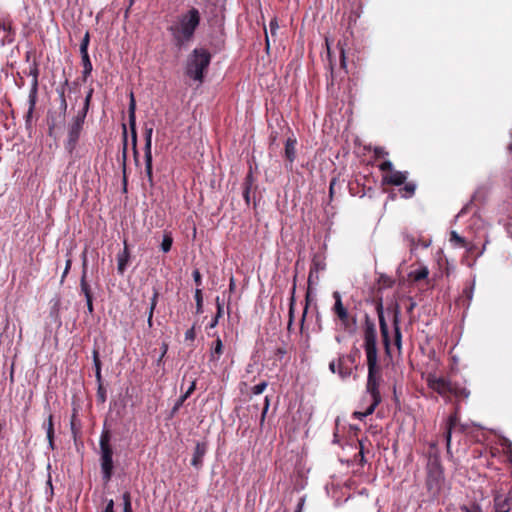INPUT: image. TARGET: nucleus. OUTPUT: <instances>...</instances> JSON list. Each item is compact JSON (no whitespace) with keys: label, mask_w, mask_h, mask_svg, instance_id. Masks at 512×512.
Listing matches in <instances>:
<instances>
[{"label":"nucleus","mask_w":512,"mask_h":512,"mask_svg":"<svg viewBox=\"0 0 512 512\" xmlns=\"http://www.w3.org/2000/svg\"><path fill=\"white\" fill-rule=\"evenodd\" d=\"M319 269H323V267L320 265V263L314 262L313 268L311 269L309 273V282H311L314 271L317 272Z\"/></svg>","instance_id":"nucleus-50"},{"label":"nucleus","mask_w":512,"mask_h":512,"mask_svg":"<svg viewBox=\"0 0 512 512\" xmlns=\"http://www.w3.org/2000/svg\"><path fill=\"white\" fill-rule=\"evenodd\" d=\"M195 300H196V306H197V312L200 313L202 311V291L201 289L197 288L195 291Z\"/></svg>","instance_id":"nucleus-39"},{"label":"nucleus","mask_w":512,"mask_h":512,"mask_svg":"<svg viewBox=\"0 0 512 512\" xmlns=\"http://www.w3.org/2000/svg\"><path fill=\"white\" fill-rule=\"evenodd\" d=\"M87 258H86V252L82 254V275L80 279V289L81 292L84 294L85 299L89 300L92 297V292L90 285L88 284L87 280Z\"/></svg>","instance_id":"nucleus-15"},{"label":"nucleus","mask_w":512,"mask_h":512,"mask_svg":"<svg viewBox=\"0 0 512 512\" xmlns=\"http://www.w3.org/2000/svg\"><path fill=\"white\" fill-rule=\"evenodd\" d=\"M278 28H279V25H278L277 19H275V18L270 21V23H269V30H267L265 28V39H266V49H267V51L270 48V38L271 37L273 38V37L276 36Z\"/></svg>","instance_id":"nucleus-24"},{"label":"nucleus","mask_w":512,"mask_h":512,"mask_svg":"<svg viewBox=\"0 0 512 512\" xmlns=\"http://www.w3.org/2000/svg\"><path fill=\"white\" fill-rule=\"evenodd\" d=\"M376 407L377 406H374V403L371 402L369 407L364 412L356 411V412H354V416H355V418L362 420L366 416L371 415L375 411Z\"/></svg>","instance_id":"nucleus-30"},{"label":"nucleus","mask_w":512,"mask_h":512,"mask_svg":"<svg viewBox=\"0 0 512 512\" xmlns=\"http://www.w3.org/2000/svg\"><path fill=\"white\" fill-rule=\"evenodd\" d=\"M81 58H82V64H83V77H84V80H86V78L90 75L93 67H92V63L90 61L89 55H82Z\"/></svg>","instance_id":"nucleus-27"},{"label":"nucleus","mask_w":512,"mask_h":512,"mask_svg":"<svg viewBox=\"0 0 512 512\" xmlns=\"http://www.w3.org/2000/svg\"><path fill=\"white\" fill-rule=\"evenodd\" d=\"M157 299H158V292L156 290H154L153 296L151 298L150 307H149L150 311H154V309L157 305Z\"/></svg>","instance_id":"nucleus-45"},{"label":"nucleus","mask_w":512,"mask_h":512,"mask_svg":"<svg viewBox=\"0 0 512 512\" xmlns=\"http://www.w3.org/2000/svg\"><path fill=\"white\" fill-rule=\"evenodd\" d=\"M285 157L290 162L293 163L296 158V140L292 138H288L285 144Z\"/></svg>","instance_id":"nucleus-22"},{"label":"nucleus","mask_w":512,"mask_h":512,"mask_svg":"<svg viewBox=\"0 0 512 512\" xmlns=\"http://www.w3.org/2000/svg\"><path fill=\"white\" fill-rule=\"evenodd\" d=\"M304 498H301L298 502L297 509L295 512H302L303 505H304Z\"/></svg>","instance_id":"nucleus-58"},{"label":"nucleus","mask_w":512,"mask_h":512,"mask_svg":"<svg viewBox=\"0 0 512 512\" xmlns=\"http://www.w3.org/2000/svg\"><path fill=\"white\" fill-rule=\"evenodd\" d=\"M173 239L169 234H165L161 243V250L165 253L169 252L172 247Z\"/></svg>","instance_id":"nucleus-31"},{"label":"nucleus","mask_w":512,"mask_h":512,"mask_svg":"<svg viewBox=\"0 0 512 512\" xmlns=\"http://www.w3.org/2000/svg\"><path fill=\"white\" fill-rule=\"evenodd\" d=\"M129 258L130 253L127 244L125 243L123 251L117 255V271L120 275L124 274Z\"/></svg>","instance_id":"nucleus-20"},{"label":"nucleus","mask_w":512,"mask_h":512,"mask_svg":"<svg viewBox=\"0 0 512 512\" xmlns=\"http://www.w3.org/2000/svg\"><path fill=\"white\" fill-rule=\"evenodd\" d=\"M57 91H58V94H59V97H60V108L65 113L66 110H67V102H66V99H65L64 90L63 89H58Z\"/></svg>","instance_id":"nucleus-41"},{"label":"nucleus","mask_w":512,"mask_h":512,"mask_svg":"<svg viewBox=\"0 0 512 512\" xmlns=\"http://www.w3.org/2000/svg\"><path fill=\"white\" fill-rule=\"evenodd\" d=\"M135 110H136V102H135L133 94H131L129 108H128V118H129V126H130V129H131V134H132V144H133L134 157H135V161L137 162L138 151L136 149V146H137V132H136Z\"/></svg>","instance_id":"nucleus-10"},{"label":"nucleus","mask_w":512,"mask_h":512,"mask_svg":"<svg viewBox=\"0 0 512 512\" xmlns=\"http://www.w3.org/2000/svg\"><path fill=\"white\" fill-rule=\"evenodd\" d=\"M329 370L332 373H338L342 379L347 378L350 375V370L343 367L342 359L338 360V363L331 361L329 363Z\"/></svg>","instance_id":"nucleus-21"},{"label":"nucleus","mask_w":512,"mask_h":512,"mask_svg":"<svg viewBox=\"0 0 512 512\" xmlns=\"http://www.w3.org/2000/svg\"><path fill=\"white\" fill-rule=\"evenodd\" d=\"M229 287H230V290H233V289H234V287H235V282H234V279H233V278H231V279H230V285H229Z\"/></svg>","instance_id":"nucleus-63"},{"label":"nucleus","mask_w":512,"mask_h":512,"mask_svg":"<svg viewBox=\"0 0 512 512\" xmlns=\"http://www.w3.org/2000/svg\"><path fill=\"white\" fill-rule=\"evenodd\" d=\"M85 118H86L85 113L77 114L73 118L72 123L69 125L68 137H67L65 147L70 153H72L76 147V144L79 140L80 133H81Z\"/></svg>","instance_id":"nucleus-6"},{"label":"nucleus","mask_w":512,"mask_h":512,"mask_svg":"<svg viewBox=\"0 0 512 512\" xmlns=\"http://www.w3.org/2000/svg\"><path fill=\"white\" fill-rule=\"evenodd\" d=\"M195 388L196 383L195 381H192L187 391L175 403L174 407L172 408V414H175L179 410L185 400L194 392Z\"/></svg>","instance_id":"nucleus-25"},{"label":"nucleus","mask_w":512,"mask_h":512,"mask_svg":"<svg viewBox=\"0 0 512 512\" xmlns=\"http://www.w3.org/2000/svg\"><path fill=\"white\" fill-rule=\"evenodd\" d=\"M43 427L46 429V435H47L49 447L51 449H54V426H53L52 414H49L47 423H44Z\"/></svg>","instance_id":"nucleus-23"},{"label":"nucleus","mask_w":512,"mask_h":512,"mask_svg":"<svg viewBox=\"0 0 512 512\" xmlns=\"http://www.w3.org/2000/svg\"><path fill=\"white\" fill-rule=\"evenodd\" d=\"M266 387H267V382L262 381L252 388V393L255 395H259L266 389Z\"/></svg>","instance_id":"nucleus-40"},{"label":"nucleus","mask_w":512,"mask_h":512,"mask_svg":"<svg viewBox=\"0 0 512 512\" xmlns=\"http://www.w3.org/2000/svg\"><path fill=\"white\" fill-rule=\"evenodd\" d=\"M211 61L210 53L203 48H196L187 58L186 74L199 82H202L204 71Z\"/></svg>","instance_id":"nucleus-2"},{"label":"nucleus","mask_w":512,"mask_h":512,"mask_svg":"<svg viewBox=\"0 0 512 512\" xmlns=\"http://www.w3.org/2000/svg\"><path fill=\"white\" fill-rule=\"evenodd\" d=\"M415 306H416V303L411 300L409 306L407 307V312L411 313L413 311V309L415 308Z\"/></svg>","instance_id":"nucleus-62"},{"label":"nucleus","mask_w":512,"mask_h":512,"mask_svg":"<svg viewBox=\"0 0 512 512\" xmlns=\"http://www.w3.org/2000/svg\"><path fill=\"white\" fill-rule=\"evenodd\" d=\"M379 168H380L381 171H388L389 173H391V171H394L393 170V164L389 160L384 161L383 163H381L379 165Z\"/></svg>","instance_id":"nucleus-42"},{"label":"nucleus","mask_w":512,"mask_h":512,"mask_svg":"<svg viewBox=\"0 0 512 512\" xmlns=\"http://www.w3.org/2000/svg\"><path fill=\"white\" fill-rule=\"evenodd\" d=\"M208 446L206 442H197L193 456L191 459V465L195 467L196 469H200L203 465V458L205 454L207 453Z\"/></svg>","instance_id":"nucleus-14"},{"label":"nucleus","mask_w":512,"mask_h":512,"mask_svg":"<svg viewBox=\"0 0 512 512\" xmlns=\"http://www.w3.org/2000/svg\"><path fill=\"white\" fill-rule=\"evenodd\" d=\"M104 512H114V501L112 499L108 500Z\"/></svg>","instance_id":"nucleus-53"},{"label":"nucleus","mask_w":512,"mask_h":512,"mask_svg":"<svg viewBox=\"0 0 512 512\" xmlns=\"http://www.w3.org/2000/svg\"><path fill=\"white\" fill-rule=\"evenodd\" d=\"M427 383L429 388L441 396H447L449 394L456 396L464 395L465 397L468 396V393H466L465 389L458 387L443 377L429 376L427 378Z\"/></svg>","instance_id":"nucleus-4"},{"label":"nucleus","mask_w":512,"mask_h":512,"mask_svg":"<svg viewBox=\"0 0 512 512\" xmlns=\"http://www.w3.org/2000/svg\"><path fill=\"white\" fill-rule=\"evenodd\" d=\"M415 190H416V185L412 182H409V183H406L400 191L404 192L402 194V197L411 198L414 195Z\"/></svg>","instance_id":"nucleus-29"},{"label":"nucleus","mask_w":512,"mask_h":512,"mask_svg":"<svg viewBox=\"0 0 512 512\" xmlns=\"http://www.w3.org/2000/svg\"><path fill=\"white\" fill-rule=\"evenodd\" d=\"M450 241L454 242L456 245L461 247H464L466 245L464 238L461 237L456 231H451Z\"/></svg>","instance_id":"nucleus-34"},{"label":"nucleus","mask_w":512,"mask_h":512,"mask_svg":"<svg viewBox=\"0 0 512 512\" xmlns=\"http://www.w3.org/2000/svg\"><path fill=\"white\" fill-rule=\"evenodd\" d=\"M368 370H380L377 344L364 345Z\"/></svg>","instance_id":"nucleus-13"},{"label":"nucleus","mask_w":512,"mask_h":512,"mask_svg":"<svg viewBox=\"0 0 512 512\" xmlns=\"http://www.w3.org/2000/svg\"><path fill=\"white\" fill-rule=\"evenodd\" d=\"M400 308L396 304L393 310V326H394V332H395V345L398 349L401 348V331H400Z\"/></svg>","instance_id":"nucleus-19"},{"label":"nucleus","mask_w":512,"mask_h":512,"mask_svg":"<svg viewBox=\"0 0 512 512\" xmlns=\"http://www.w3.org/2000/svg\"><path fill=\"white\" fill-rule=\"evenodd\" d=\"M152 134L153 125L145 124V147H144V158H145V175L147 177L150 187L154 185L153 173H152Z\"/></svg>","instance_id":"nucleus-5"},{"label":"nucleus","mask_w":512,"mask_h":512,"mask_svg":"<svg viewBox=\"0 0 512 512\" xmlns=\"http://www.w3.org/2000/svg\"><path fill=\"white\" fill-rule=\"evenodd\" d=\"M168 351V344L166 342H163L162 345H161V352H160V356L157 360V364L159 365L163 359V357L165 356V354L167 353Z\"/></svg>","instance_id":"nucleus-43"},{"label":"nucleus","mask_w":512,"mask_h":512,"mask_svg":"<svg viewBox=\"0 0 512 512\" xmlns=\"http://www.w3.org/2000/svg\"><path fill=\"white\" fill-rule=\"evenodd\" d=\"M123 137H124V148H123V158L124 160L126 159V151H127V129H126V125L123 124ZM126 166L125 164L123 165V169L125 170ZM123 182H124V185H126V175L124 174V177H123Z\"/></svg>","instance_id":"nucleus-37"},{"label":"nucleus","mask_w":512,"mask_h":512,"mask_svg":"<svg viewBox=\"0 0 512 512\" xmlns=\"http://www.w3.org/2000/svg\"><path fill=\"white\" fill-rule=\"evenodd\" d=\"M512 508V490L508 494L497 493L494 496L493 512H509Z\"/></svg>","instance_id":"nucleus-11"},{"label":"nucleus","mask_w":512,"mask_h":512,"mask_svg":"<svg viewBox=\"0 0 512 512\" xmlns=\"http://www.w3.org/2000/svg\"><path fill=\"white\" fill-rule=\"evenodd\" d=\"M95 376H96V379L99 383V385L101 384V367H98V369H95Z\"/></svg>","instance_id":"nucleus-57"},{"label":"nucleus","mask_w":512,"mask_h":512,"mask_svg":"<svg viewBox=\"0 0 512 512\" xmlns=\"http://www.w3.org/2000/svg\"><path fill=\"white\" fill-rule=\"evenodd\" d=\"M93 362H94L95 369H98V367H101V362L99 359V352L96 349L93 350Z\"/></svg>","instance_id":"nucleus-44"},{"label":"nucleus","mask_w":512,"mask_h":512,"mask_svg":"<svg viewBox=\"0 0 512 512\" xmlns=\"http://www.w3.org/2000/svg\"><path fill=\"white\" fill-rule=\"evenodd\" d=\"M332 296L335 300L334 306L332 307L333 313L338 317L341 325L345 329L350 328L353 324H355V318H350L348 310L343 305L341 294L338 291L333 292Z\"/></svg>","instance_id":"nucleus-7"},{"label":"nucleus","mask_w":512,"mask_h":512,"mask_svg":"<svg viewBox=\"0 0 512 512\" xmlns=\"http://www.w3.org/2000/svg\"><path fill=\"white\" fill-rule=\"evenodd\" d=\"M269 404H270L269 398L266 396L265 397V405H264V408H263V411H262V414H261V422H264V420H265L266 413H267V411L269 409Z\"/></svg>","instance_id":"nucleus-46"},{"label":"nucleus","mask_w":512,"mask_h":512,"mask_svg":"<svg viewBox=\"0 0 512 512\" xmlns=\"http://www.w3.org/2000/svg\"><path fill=\"white\" fill-rule=\"evenodd\" d=\"M185 339L186 340H191L193 341L195 339V331H194V327L188 329L186 332H185Z\"/></svg>","instance_id":"nucleus-48"},{"label":"nucleus","mask_w":512,"mask_h":512,"mask_svg":"<svg viewBox=\"0 0 512 512\" xmlns=\"http://www.w3.org/2000/svg\"><path fill=\"white\" fill-rule=\"evenodd\" d=\"M199 23L200 14L196 8H191L186 14L181 15L177 21L173 22L168 27V31L172 35L174 45L182 48L190 42Z\"/></svg>","instance_id":"nucleus-1"},{"label":"nucleus","mask_w":512,"mask_h":512,"mask_svg":"<svg viewBox=\"0 0 512 512\" xmlns=\"http://www.w3.org/2000/svg\"><path fill=\"white\" fill-rule=\"evenodd\" d=\"M308 302H309V294H307V296H306V306L304 308L303 315L301 318V331H303V327H304V321H305V317H306L307 310H308Z\"/></svg>","instance_id":"nucleus-47"},{"label":"nucleus","mask_w":512,"mask_h":512,"mask_svg":"<svg viewBox=\"0 0 512 512\" xmlns=\"http://www.w3.org/2000/svg\"><path fill=\"white\" fill-rule=\"evenodd\" d=\"M92 94H93V89H90L85 97L84 107L81 111L78 112V114H84V113H85V115L87 114L89 105H90V101L92 98Z\"/></svg>","instance_id":"nucleus-38"},{"label":"nucleus","mask_w":512,"mask_h":512,"mask_svg":"<svg viewBox=\"0 0 512 512\" xmlns=\"http://www.w3.org/2000/svg\"><path fill=\"white\" fill-rule=\"evenodd\" d=\"M223 353V344L221 339L218 337L214 342L211 350V360L217 361Z\"/></svg>","instance_id":"nucleus-26"},{"label":"nucleus","mask_w":512,"mask_h":512,"mask_svg":"<svg viewBox=\"0 0 512 512\" xmlns=\"http://www.w3.org/2000/svg\"><path fill=\"white\" fill-rule=\"evenodd\" d=\"M410 275L413 277L414 281H420L428 277L429 270L426 266H423L420 269L413 271Z\"/></svg>","instance_id":"nucleus-28"},{"label":"nucleus","mask_w":512,"mask_h":512,"mask_svg":"<svg viewBox=\"0 0 512 512\" xmlns=\"http://www.w3.org/2000/svg\"><path fill=\"white\" fill-rule=\"evenodd\" d=\"M251 174H249L246 178L245 188L243 191V197L245 199L246 204L250 203V189H251Z\"/></svg>","instance_id":"nucleus-32"},{"label":"nucleus","mask_w":512,"mask_h":512,"mask_svg":"<svg viewBox=\"0 0 512 512\" xmlns=\"http://www.w3.org/2000/svg\"><path fill=\"white\" fill-rule=\"evenodd\" d=\"M193 279L198 287L201 286V284H202L201 274L198 270L193 271Z\"/></svg>","instance_id":"nucleus-49"},{"label":"nucleus","mask_w":512,"mask_h":512,"mask_svg":"<svg viewBox=\"0 0 512 512\" xmlns=\"http://www.w3.org/2000/svg\"><path fill=\"white\" fill-rule=\"evenodd\" d=\"M217 302V313H215V318L212 320L210 327H214L218 323L219 317H221L223 312V304L220 303L219 297L216 299Z\"/></svg>","instance_id":"nucleus-36"},{"label":"nucleus","mask_w":512,"mask_h":512,"mask_svg":"<svg viewBox=\"0 0 512 512\" xmlns=\"http://www.w3.org/2000/svg\"><path fill=\"white\" fill-rule=\"evenodd\" d=\"M459 422V418H458V415L457 413H453L449 416V418L447 419V422L445 424V440H446V445H447V449L449 450L450 449V445H451V436H452V430L455 428V426L458 424Z\"/></svg>","instance_id":"nucleus-17"},{"label":"nucleus","mask_w":512,"mask_h":512,"mask_svg":"<svg viewBox=\"0 0 512 512\" xmlns=\"http://www.w3.org/2000/svg\"><path fill=\"white\" fill-rule=\"evenodd\" d=\"M89 41H90L89 33L86 32L84 37H83V39H82V41H81V44H80L81 56L82 55H89L88 54Z\"/></svg>","instance_id":"nucleus-33"},{"label":"nucleus","mask_w":512,"mask_h":512,"mask_svg":"<svg viewBox=\"0 0 512 512\" xmlns=\"http://www.w3.org/2000/svg\"><path fill=\"white\" fill-rule=\"evenodd\" d=\"M374 153H375V156H376V157H383V156H385V155H387V154H388V153L385 151V149H384V148H382V147H376V148L374 149Z\"/></svg>","instance_id":"nucleus-52"},{"label":"nucleus","mask_w":512,"mask_h":512,"mask_svg":"<svg viewBox=\"0 0 512 512\" xmlns=\"http://www.w3.org/2000/svg\"><path fill=\"white\" fill-rule=\"evenodd\" d=\"M153 312H154V311H150V310H149V313H148L147 323H148V326H149V327H152V325H153V322H152Z\"/></svg>","instance_id":"nucleus-59"},{"label":"nucleus","mask_w":512,"mask_h":512,"mask_svg":"<svg viewBox=\"0 0 512 512\" xmlns=\"http://www.w3.org/2000/svg\"><path fill=\"white\" fill-rule=\"evenodd\" d=\"M407 174V172L394 170L384 176V181L388 184L399 186L405 183Z\"/></svg>","instance_id":"nucleus-18"},{"label":"nucleus","mask_w":512,"mask_h":512,"mask_svg":"<svg viewBox=\"0 0 512 512\" xmlns=\"http://www.w3.org/2000/svg\"><path fill=\"white\" fill-rule=\"evenodd\" d=\"M98 397L100 398L101 402H104L105 401V392L103 390V387H102V384L99 385V389H98Z\"/></svg>","instance_id":"nucleus-54"},{"label":"nucleus","mask_w":512,"mask_h":512,"mask_svg":"<svg viewBox=\"0 0 512 512\" xmlns=\"http://www.w3.org/2000/svg\"><path fill=\"white\" fill-rule=\"evenodd\" d=\"M37 93H38V76H37V70L34 71L33 73V79H32V83H31V89H30V92H29V109H28V112H27V115H26V122H29L32 114H33V111L35 109V105H36V102H37Z\"/></svg>","instance_id":"nucleus-12"},{"label":"nucleus","mask_w":512,"mask_h":512,"mask_svg":"<svg viewBox=\"0 0 512 512\" xmlns=\"http://www.w3.org/2000/svg\"><path fill=\"white\" fill-rule=\"evenodd\" d=\"M111 434L108 430L101 433L99 446H100V465L102 477L105 482L110 481L113 474V449L110 445Z\"/></svg>","instance_id":"nucleus-3"},{"label":"nucleus","mask_w":512,"mask_h":512,"mask_svg":"<svg viewBox=\"0 0 512 512\" xmlns=\"http://www.w3.org/2000/svg\"><path fill=\"white\" fill-rule=\"evenodd\" d=\"M381 380L380 370H368L366 391L371 396V402L378 406L381 402L379 382Z\"/></svg>","instance_id":"nucleus-8"},{"label":"nucleus","mask_w":512,"mask_h":512,"mask_svg":"<svg viewBox=\"0 0 512 512\" xmlns=\"http://www.w3.org/2000/svg\"><path fill=\"white\" fill-rule=\"evenodd\" d=\"M334 184H335V181L333 180V181L330 183V187H329L330 194H332V193H333V191H334V188H333V187H334Z\"/></svg>","instance_id":"nucleus-64"},{"label":"nucleus","mask_w":512,"mask_h":512,"mask_svg":"<svg viewBox=\"0 0 512 512\" xmlns=\"http://www.w3.org/2000/svg\"><path fill=\"white\" fill-rule=\"evenodd\" d=\"M376 312H377L378 319H379V326H380V331H381V335L383 338V344L385 346L386 353L389 354L390 353L389 328H388L387 322L384 317V309H383L382 301H379L377 303Z\"/></svg>","instance_id":"nucleus-9"},{"label":"nucleus","mask_w":512,"mask_h":512,"mask_svg":"<svg viewBox=\"0 0 512 512\" xmlns=\"http://www.w3.org/2000/svg\"><path fill=\"white\" fill-rule=\"evenodd\" d=\"M87 309L90 314L93 313V298H90L89 300H86Z\"/></svg>","instance_id":"nucleus-55"},{"label":"nucleus","mask_w":512,"mask_h":512,"mask_svg":"<svg viewBox=\"0 0 512 512\" xmlns=\"http://www.w3.org/2000/svg\"><path fill=\"white\" fill-rule=\"evenodd\" d=\"M70 267H71V260L69 259V260H67V262H66V267H65V270H64V272H63V277H65V276H66V274L68 273V271H69Z\"/></svg>","instance_id":"nucleus-61"},{"label":"nucleus","mask_w":512,"mask_h":512,"mask_svg":"<svg viewBox=\"0 0 512 512\" xmlns=\"http://www.w3.org/2000/svg\"><path fill=\"white\" fill-rule=\"evenodd\" d=\"M377 344V331L373 321L366 316L364 329V345Z\"/></svg>","instance_id":"nucleus-16"},{"label":"nucleus","mask_w":512,"mask_h":512,"mask_svg":"<svg viewBox=\"0 0 512 512\" xmlns=\"http://www.w3.org/2000/svg\"><path fill=\"white\" fill-rule=\"evenodd\" d=\"M340 56H341V66L343 68H345V66H346V59H345V53H344V49L343 48H341V50H340Z\"/></svg>","instance_id":"nucleus-56"},{"label":"nucleus","mask_w":512,"mask_h":512,"mask_svg":"<svg viewBox=\"0 0 512 512\" xmlns=\"http://www.w3.org/2000/svg\"><path fill=\"white\" fill-rule=\"evenodd\" d=\"M123 512H132L131 497L129 492H125L122 496Z\"/></svg>","instance_id":"nucleus-35"},{"label":"nucleus","mask_w":512,"mask_h":512,"mask_svg":"<svg viewBox=\"0 0 512 512\" xmlns=\"http://www.w3.org/2000/svg\"><path fill=\"white\" fill-rule=\"evenodd\" d=\"M285 354H286V350H285V348H283V347H279V348H277V350H276V355H278V356H281V357H282V356H283V355H285Z\"/></svg>","instance_id":"nucleus-60"},{"label":"nucleus","mask_w":512,"mask_h":512,"mask_svg":"<svg viewBox=\"0 0 512 512\" xmlns=\"http://www.w3.org/2000/svg\"><path fill=\"white\" fill-rule=\"evenodd\" d=\"M462 510L464 512H482L481 511V508L478 506V505H473V506H470V507H463Z\"/></svg>","instance_id":"nucleus-51"}]
</instances>
